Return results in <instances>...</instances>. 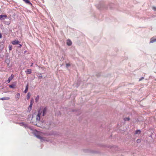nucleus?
<instances>
[{
  "label": "nucleus",
  "mask_w": 156,
  "mask_h": 156,
  "mask_svg": "<svg viewBox=\"0 0 156 156\" xmlns=\"http://www.w3.org/2000/svg\"><path fill=\"white\" fill-rule=\"evenodd\" d=\"M42 115V112H41L40 111H38V114L37 116L36 119L37 121L40 120L41 116Z\"/></svg>",
  "instance_id": "nucleus-1"
},
{
  "label": "nucleus",
  "mask_w": 156,
  "mask_h": 156,
  "mask_svg": "<svg viewBox=\"0 0 156 156\" xmlns=\"http://www.w3.org/2000/svg\"><path fill=\"white\" fill-rule=\"evenodd\" d=\"M41 112H42V116H44L45 114H46L47 111V109L46 108H44L43 110L41 111L40 110Z\"/></svg>",
  "instance_id": "nucleus-2"
},
{
  "label": "nucleus",
  "mask_w": 156,
  "mask_h": 156,
  "mask_svg": "<svg viewBox=\"0 0 156 156\" xmlns=\"http://www.w3.org/2000/svg\"><path fill=\"white\" fill-rule=\"evenodd\" d=\"M7 16L6 15H0V20H2L4 19H6Z\"/></svg>",
  "instance_id": "nucleus-3"
},
{
  "label": "nucleus",
  "mask_w": 156,
  "mask_h": 156,
  "mask_svg": "<svg viewBox=\"0 0 156 156\" xmlns=\"http://www.w3.org/2000/svg\"><path fill=\"white\" fill-rule=\"evenodd\" d=\"M11 43L13 45H16L19 44V42L18 40H14L12 41Z\"/></svg>",
  "instance_id": "nucleus-4"
},
{
  "label": "nucleus",
  "mask_w": 156,
  "mask_h": 156,
  "mask_svg": "<svg viewBox=\"0 0 156 156\" xmlns=\"http://www.w3.org/2000/svg\"><path fill=\"white\" fill-rule=\"evenodd\" d=\"M14 77V75L13 74H12L11 76L9 78L8 80H7L8 82L9 83L11 80H12Z\"/></svg>",
  "instance_id": "nucleus-5"
},
{
  "label": "nucleus",
  "mask_w": 156,
  "mask_h": 156,
  "mask_svg": "<svg viewBox=\"0 0 156 156\" xmlns=\"http://www.w3.org/2000/svg\"><path fill=\"white\" fill-rule=\"evenodd\" d=\"M23 0L24 2L26 3L27 4L29 5H32L31 3L30 2V1H29V0Z\"/></svg>",
  "instance_id": "nucleus-6"
},
{
  "label": "nucleus",
  "mask_w": 156,
  "mask_h": 156,
  "mask_svg": "<svg viewBox=\"0 0 156 156\" xmlns=\"http://www.w3.org/2000/svg\"><path fill=\"white\" fill-rule=\"evenodd\" d=\"M20 97V93H17L16 95L15 96V98H16V100H18Z\"/></svg>",
  "instance_id": "nucleus-7"
},
{
  "label": "nucleus",
  "mask_w": 156,
  "mask_h": 156,
  "mask_svg": "<svg viewBox=\"0 0 156 156\" xmlns=\"http://www.w3.org/2000/svg\"><path fill=\"white\" fill-rule=\"evenodd\" d=\"M67 44L68 45L70 46L72 44V42L70 40H68L67 42Z\"/></svg>",
  "instance_id": "nucleus-8"
},
{
  "label": "nucleus",
  "mask_w": 156,
  "mask_h": 156,
  "mask_svg": "<svg viewBox=\"0 0 156 156\" xmlns=\"http://www.w3.org/2000/svg\"><path fill=\"white\" fill-rule=\"evenodd\" d=\"M28 84H27L26 85V89L24 92V93H27V92L28 91Z\"/></svg>",
  "instance_id": "nucleus-9"
},
{
  "label": "nucleus",
  "mask_w": 156,
  "mask_h": 156,
  "mask_svg": "<svg viewBox=\"0 0 156 156\" xmlns=\"http://www.w3.org/2000/svg\"><path fill=\"white\" fill-rule=\"evenodd\" d=\"M10 99V98L8 97H4L2 98H0L1 100H9Z\"/></svg>",
  "instance_id": "nucleus-10"
},
{
  "label": "nucleus",
  "mask_w": 156,
  "mask_h": 156,
  "mask_svg": "<svg viewBox=\"0 0 156 156\" xmlns=\"http://www.w3.org/2000/svg\"><path fill=\"white\" fill-rule=\"evenodd\" d=\"M31 70L30 69H28L27 71H26V73L28 74H31Z\"/></svg>",
  "instance_id": "nucleus-11"
},
{
  "label": "nucleus",
  "mask_w": 156,
  "mask_h": 156,
  "mask_svg": "<svg viewBox=\"0 0 156 156\" xmlns=\"http://www.w3.org/2000/svg\"><path fill=\"white\" fill-rule=\"evenodd\" d=\"M30 95H31L30 93L29 92L27 93V100H28L29 99V98L30 97Z\"/></svg>",
  "instance_id": "nucleus-12"
},
{
  "label": "nucleus",
  "mask_w": 156,
  "mask_h": 156,
  "mask_svg": "<svg viewBox=\"0 0 156 156\" xmlns=\"http://www.w3.org/2000/svg\"><path fill=\"white\" fill-rule=\"evenodd\" d=\"M39 99V96L37 95L36 98L35 100L36 102H37Z\"/></svg>",
  "instance_id": "nucleus-13"
},
{
  "label": "nucleus",
  "mask_w": 156,
  "mask_h": 156,
  "mask_svg": "<svg viewBox=\"0 0 156 156\" xmlns=\"http://www.w3.org/2000/svg\"><path fill=\"white\" fill-rule=\"evenodd\" d=\"M141 131L139 130H137L135 131V134H138L140 133Z\"/></svg>",
  "instance_id": "nucleus-14"
},
{
  "label": "nucleus",
  "mask_w": 156,
  "mask_h": 156,
  "mask_svg": "<svg viewBox=\"0 0 156 156\" xmlns=\"http://www.w3.org/2000/svg\"><path fill=\"white\" fill-rule=\"evenodd\" d=\"M156 41V39H152L151 38V40L150 42V43H153L155 42Z\"/></svg>",
  "instance_id": "nucleus-15"
},
{
  "label": "nucleus",
  "mask_w": 156,
  "mask_h": 156,
  "mask_svg": "<svg viewBox=\"0 0 156 156\" xmlns=\"http://www.w3.org/2000/svg\"><path fill=\"white\" fill-rule=\"evenodd\" d=\"M129 119H130V118L129 117H126V118H124V120L125 121H129Z\"/></svg>",
  "instance_id": "nucleus-16"
},
{
  "label": "nucleus",
  "mask_w": 156,
  "mask_h": 156,
  "mask_svg": "<svg viewBox=\"0 0 156 156\" xmlns=\"http://www.w3.org/2000/svg\"><path fill=\"white\" fill-rule=\"evenodd\" d=\"M9 50L11 51L12 50V46L11 45H9Z\"/></svg>",
  "instance_id": "nucleus-17"
},
{
  "label": "nucleus",
  "mask_w": 156,
  "mask_h": 156,
  "mask_svg": "<svg viewBox=\"0 0 156 156\" xmlns=\"http://www.w3.org/2000/svg\"><path fill=\"white\" fill-rule=\"evenodd\" d=\"M14 86H15L14 85L12 84V85H10L9 86V87L11 88H14Z\"/></svg>",
  "instance_id": "nucleus-18"
},
{
  "label": "nucleus",
  "mask_w": 156,
  "mask_h": 156,
  "mask_svg": "<svg viewBox=\"0 0 156 156\" xmlns=\"http://www.w3.org/2000/svg\"><path fill=\"white\" fill-rule=\"evenodd\" d=\"M141 140L140 139H138L136 140V142L137 143H139L141 142Z\"/></svg>",
  "instance_id": "nucleus-19"
},
{
  "label": "nucleus",
  "mask_w": 156,
  "mask_h": 156,
  "mask_svg": "<svg viewBox=\"0 0 156 156\" xmlns=\"http://www.w3.org/2000/svg\"><path fill=\"white\" fill-rule=\"evenodd\" d=\"M33 102H34V101H33V99H32L31 101H30V104H33Z\"/></svg>",
  "instance_id": "nucleus-20"
},
{
  "label": "nucleus",
  "mask_w": 156,
  "mask_h": 156,
  "mask_svg": "<svg viewBox=\"0 0 156 156\" xmlns=\"http://www.w3.org/2000/svg\"><path fill=\"white\" fill-rule=\"evenodd\" d=\"M70 66V64H69V63H67V64H66V66L67 67H68V66Z\"/></svg>",
  "instance_id": "nucleus-21"
},
{
  "label": "nucleus",
  "mask_w": 156,
  "mask_h": 156,
  "mask_svg": "<svg viewBox=\"0 0 156 156\" xmlns=\"http://www.w3.org/2000/svg\"><path fill=\"white\" fill-rule=\"evenodd\" d=\"M32 105H33V104H30V105H29V107L31 109L32 107Z\"/></svg>",
  "instance_id": "nucleus-22"
},
{
  "label": "nucleus",
  "mask_w": 156,
  "mask_h": 156,
  "mask_svg": "<svg viewBox=\"0 0 156 156\" xmlns=\"http://www.w3.org/2000/svg\"><path fill=\"white\" fill-rule=\"evenodd\" d=\"M152 9L154 10H156V7H152Z\"/></svg>",
  "instance_id": "nucleus-23"
},
{
  "label": "nucleus",
  "mask_w": 156,
  "mask_h": 156,
  "mask_svg": "<svg viewBox=\"0 0 156 156\" xmlns=\"http://www.w3.org/2000/svg\"><path fill=\"white\" fill-rule=\"evenodd\" d=\"M42 75H41V76H39L38 78H39V79H41V78H42Z\"/></svg>",
  "instance_id": "nucleus-24"
},
{
  "label": "nucleus",
  "mask_w": 156,
  "mask_h": 156,
  "mask_svg": "<svg viewBox=\"0 0 156 156\" xmlns=\"http://www.w3.org/2000/svg\"><path fill=\"white\" fill-rule=\"evenodd\" d=\"M2 37V35L1 33H0V38H1Z\"/></svg>",
  "instance_id": "nucleus-25"
},
{
  "label": "nucleus",
  "mask_w": 156,
  "mask_h": 156,
  "mask_svg": "<svg viewBox=\"0 0 156 156\" xmlns=\"http://www.w3.org/2000/svg\"><path fill=\"white\" fill-rule=\"evenodd\" d=\"M22 46V45H21V44H19V47H21Z\"/></svg>",
  "instance_id": "nucleus-26"
},
{
  "label": "nucleus",
  "mask_w": 156,
  "mask_h": 156,
  "mask_svg": "<svg viewBox=\"0 0 156 156\" xmlns=\"http://www.w3.org/2000/svg\"><path fill=\"white\" fill-rule=\"evenodd\" d=\"M37 136V137H38V138H39L40 139L41 138V137L39 136Z\"/></svg>",
  "instance_id": "nucleus-27"
},
{
  "label": "nucleus",
  "mask_w": 156,
  "mask_h": 156,
  "mask_svg": "<svg viewBox=\"0 0 156 156\" xmlns=\"http://www.w3.org/2000/svg\"><path fill=\"white\" fill-rule=\"evenodd\" d=\"M33 63H32V64H31V66H32L33 65Z\"/></svg>",
  "instance_id": "nucleus-28"
},
{
  "label": "nucleus",
  "mask_w": 156,
  "mask_h": 156,
  "mask_svg": "<svg viewBox=\"0 0 156 156\" xmlns=\"http://www.w3.org/2000/svg\"><path fill=\"white\" fill-rule=\"evenodd\" d=\"M141 80V79H140L139 80V81H140Z\"/></svg>",
  "instance_id": "nucleus-29"
},
{
  "label": "nucleus",
  "mask_w": 156,
  "mask_h": 156,
  "mask_svg": "<svg viewBox=\"0 0 156 156\" xmlns=\"http://www.w3.org/2000/svg\"><path fill=\"white\" fill-rule=\"evenodd\" d=\"M144 77H142V79H144Z\"/></svg>",
  "instance_id": "nucleus-30"
}]
</instances>
